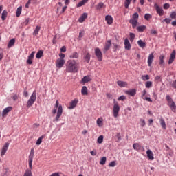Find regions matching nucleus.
Masks as SVG:
<instances>
[{
	"label": "nucleus",
	"mask_w": 176,
	"mask_h": 176,
	"mask_svg": "<svg viewBox=\"0 0 176 176\" xmlns=\"http://www.w3.org/2000/svg\"><path fill=\"white\" fill-rule=\"evenodd\" d=\"M65 71L69 74H75L79 71V62L75 60H69L65 64Z\"/></svg>",
	"instance_id": "1"
},
{
	"label": "nucleus",
	"mask_w": 176,
	"mask_h": 176,
	"mask_svg": "<svg viewBox=\"0 0 176 176\" xmlns=\"http://www.w3.org/2000/svg\"><path fill=\"white\" fill-rule=\"evenodd\" d=\"M34 149L32 148L30 150V155L28 156L29 169H26L23 176H32V162H34Z\"/></svg>",
	"instance_id": "2"
},
{
	"label": "nucleus",
	"mask_w": 176,
	"mask_h": 176,
	"mask_svg": "<svg viewBox=\"0 0 176 176\" xmlns=\"http://www.w3.org/2000/svg\"><path fill=\"white\" fill-rule=\"evenodd\" d=\"M36 101V91H34L27 102V108H31L34 103Z\"/></svg>",
	"instance_id": "3"
},
{
	"label": "nucleus",
	"mask_w": 176,
	"mask_h": 176,
	"mask_svg": "<svg viewBox=\"0 0 176 176\" xmlns=\"http://www.w3.org/2000/svg\"><path fill=\"white\" fill-rule=\"evenodd\" d=\"M59 104L60 102H58V100H56L55 104V108H58V112L57 116L55 118L56 122H58V120H60V118H61V116L63 115V106Z\"/></svg>",
	"instance_id": "4"
},
{
	"label": "nucleus",
	"mask_w": 176,
	"mask_h": 176,
	"mask_svg": "<svg viewBox=\"0 0 176 176\" xmlns=\"http://www.w3.org/2000/svg\"><path fill=\"white\" fill-rule=\"evenodd\" d=\"M166 100L168 101V105L169 108H170L172 112H175L176 111L175 102H174V100H173V98H171V96H170V95L166 96Z\"/></svg>",
	"instance_id": "5"
},
{
	"label": "nucleus",
	"mask_w": 176,
	"mask_h": 176,
	"mask_svg": "<svg viewBox=\"0 0 176 176\" xmlns=\"http://www.w3.org/2000/svg\"><path fill=\"white\" fill-rule=\"evenodd\" d=\"M120 111V106H119V103L116 102L114 99V105L113 107V115L114 118H118L119 116V112Z\"/></svg>",
	"instance_id": "6"
},
{
	"label": "nucleus",
	"mask_w": 176,
	"mask_h": 176,
	"mask_svg": "<svg viewBox=\"0 0 176 176\" xmlns=\"http://www.w3.org/2000/svg\"><path fill=\"white\" fill-rule=\"evenodd\" d=\"M95 54L98 60V61H102V52L100 48L95 49Z\"/></svg>",
	"instance_id": "7"
},
{
	"label": "nucleus",
	"mask_w": 176,
	"mask_h": 176,
	"mask_svg": "<svg viewBox=\"0 0 176 176\" xmlns=\"http://www.w3.org/2000/svg\"><path fill=\"white\" fill-rule=\"evenodd\" d=\"M133 149H135V151H138V152H140V151H142V152L145 151V148H144V146H141L138 143L133 144Z\"/></svg>",
	"instance_id": "8"
},
{
	"label": "nucleus",
	"mask_w": 176,
	"mask_h": 176,
	"mask_svg": "<svg viewBox=\"0 0 176 176\" xmlns=\"http://www.w3.org/2000/svg\"><path fill=\"white\" fill-rule=\"evenodd\" d=\"M65 64V59H57L56 63V68H63Z\"/></svg>",
	"instance_id": "9"
},
{
	"label": "nucleus",
	"mask_w": 176,
	"mask_h": 176,
	"mask_svg": "<svg viewBox=\"0 0 176 176\" xmlns=\"http://www.w3.org/2000/svg\"><path fill=\"white\" fill-rule=\"evenodd\" d=\"M112 45V41L111 40H108L105 44H104V48H103V52L104 53H105L107 50H109V49H111V46Z\"/></svg>",
	"instance_id": "10"
},
{
	"label": "nucleus",
	"mask_w": 176,
	"mask_h": 176,
	"mask_svg": "<svg viewBox=\"0 0 176 176\" xmlns=\"http://www.w3.org/2000/svg\"><path fill=\"white\" fill-rule=\"evenodd\" d=\"M153 58H155V55H153V53L150 54L147 59V63L148 67H151L152 65V63H153Z\"/></svg>",
	"instance_id": "11"
},
{
	"label": "nucleus",
	"mask_w": 176,
	"mask_h": 176,
	"mask_svg": "<svg viewBox=\"0 0 176 176\" xmlns=\"http://www.w3.org/2000/svg\"><path fill=\"white\" fill-rule=\"evenodd\" d=\"M8 149H9V143H6L1 149V156H3L6 154V152H8Z\"/></svg>",
	"instance_id": "12"
},
{
	"label": "nucleus",
	"mask_w": 176,
	"mask_h": 176,
	"mask_svg": "<svg viewBox=\"0 0 176 176\" xmlns=\"http://www.w3.org/2000/svg\"><path fill=\"white\" fill-rule=\"evenodd\" d=\"M35 56V52H32L31 54L28 56V60H26L27 64L31 65L32 64V60H34V57Z\"/></svg>",
	"instance_id": "13"
},
{
	"label": "nucleus",
	"mask_w": 176,
	"mask_h": 176,
	"mask_svg": "<svg viewBox=\"0 0 176 176\" xmlns=\"http://www.w3.org/2000/svg\"><path fill=\"white\" fill-rule=\"evenodd\" d=\"M12 109H13L12 107H8L7 108H5L2 112L3 118H5V116H6V115H8V113H9L10 111H12Z\"/></svg>",
	"instance_id": "14"
},
{
	"label": "nucleus",
	"mask_w": 176,
	"mask_h": 176,
	"mask_svg": "<svg viewBox=\"0 0 176 176\" xmlns=\"http://www.w3.org/2000/svg\"><path fill=\"white\" fill-rule=\"evenodd\" d=\"M124 45L126 50H130L131 49V44H130L129 38H125Z\"/></svg>",
	"instance_id": "15"
},
{
	"label": "nucleus",
	"mask_w": 176,
	"mask_h": 176,
	"mask_svg": "<svg viewBox=\"0 0 176 176\" xmlns=\"http://www.w3.org/2000/svg\"><path fill=\"white\" fill-rule=\"evenodd\" d=\"M78 99H74L73 101L70 102V105L69 107V109H74L76 105H78Z\"/></svg>",
	"instance_id": "16"
},
{
	"label": "nucleus",
	"mask_w": 176,
	"mask_h": 176,
	"mask_svg": "<svg viewBox=\"0 0 176 176\" xmlns=\"http://www.w3.org/2000/svg\"><path fill=\"white\" fill-rule=\"evenodd\" d=\"M146 155L148 160H154L155 157H153V152L151 150H147Z\"/></svg>",
	"instance_id": "17"
},
{
	"label": "nucleus",
	"mask_w": 176,
	"mask_h": 176,
	"mask_svg": "<svg viewBox=\"0 0 176 176\" xmlns=\"http://www.w3.org/2000/svg\"><path fill=\"white\" fill-rule=\"evenodd\" d=\"M175 50H173L172 52V53L170 54V57L169 58V60H168V64H173V63L174 62V60L175 58Z\"/></svg>",
	"instance_id": "18"
},
{
	"label": "nucleus",
	"mask_w": 176,
	"mask_h": 176,
	"mask_svg": "<svg viewBox=\"0 0 176 176\" xmlns=\"http://www.w3.org/2000/svg\"><path fill=\"white\" fill-rule=\"evenodd\" d=\"M87 16H88L87 13L86 12L83 13L78 19V22L83 23V21H85V20L87 19Z\"/></svg>",
	"instance_id": "19"
},
{
	"label": "nucleus",
	"mask_w": 176,
	"mask_h": 176,
	"mask_svg": "<svg viewBox=\"0 0 176 176\" xmlns=\"http://www.w3.org/2000/svg\"><path fill=\"white\" fill-rule=\"evenodd\" d=\"M126 94L128 96H131V97H134L135 96L137 91L135 89H130L125 91Z\"/></svg>",
	"instance_id": "20"
},
{
	"label": "nucleus",
	"mask_w": 176,
	"mask_h": 176,
	"mask_svg": "<svg viewBox=\"0 0 176 176\" xmlns=\"http://www.w3.org/2000/svg\"><path fill=\"white\" fill-rule=\"evenodd\" d=\"M117 85H118L120 87H127L129 84L127 83V82L118 80L117 81Z\"/></svg>",
	"instance_id": "21"
},
{
	"label": "nucleus",
	"mask_w": 176,
	"mask_h": 176,
	"mask_svg": "<svg viewBox=\"0 0 176 176\" xmlns=\"http://www.w3.org/2000/svg\"><path fill=\"white\" fill-rule=\"evenodd\" d=\"M105 21H107V24H109V25H111V24L113 23V19L111 15H107L105 17Z\"/></svg>",
	"instance_id": "22"
},
{
	"label": "nucleus",
	"mask_w": 176,
	"mask_h": 176,
	"mask_svg": "<svg viewBox=\"0 0 176 176\" xmlns=\"http://www.w3.org/2000/svg\"><path fill=\"white\" fill-rule=\"evenodd\" d=\"M96 124L98 126V127H102L104 126V119L102 118H98Z\"/></svg>",
	"instance_id": "23"
},
{
	"label": "nucleus",
	"mask_w": 176,
	"mask_h": 176,
	"mask_svg": "<svg viewBox=\"0 0 176 176\" xmlns=\"http://www.w3.org/2000/svg\"><path fill=\"white\" fill-rule=\"evenodd\" d=\"M156 11H157V13L159 14V16H163L164 14V12L163 11V9L159 7V6H156Z\"/></svg>",
	"instance_id": "24"
},
{
	"label": "nucleus",
	"mask_w": 176,
	"mask_h": 176,
	"mask_svg": "<svg viewBox=\"0 0 176 176\" xmlns=\"http://www.w3.org/2000/svg\"><path fill=\"white\" fill-rule=\"evenodd\" d=\"M81 94L82 96H88L89 91H87V87L83 86L81 89Z\"/></svg>",
	"instance_id": "25"
},
{
	"label": "nucleus",
	"mask_w": 176,
	"mask_h": 176,
	"mask_svg": "<svg viewBox=\"0 0 176 176\" xmlns=\"http://www.w3.org/2000/svg\"><path fill=\"white\" fill-rule=\"evenodd\" d=\"M160 123L163 130H166V121H164V119H163V118H160Z\"/></svg>",
	"instance_id": "26"
},
{
	"label": "nucleus",
	"mask_w": 176,
	"mask_h": 176,
	"mask_svg": "<svg viewBox=\"0 0 176 176\" xmlns=\"http://www.w3.org/2000/svg\"><path fill=\"white\" fill-rule=\"evenodd\" d=\"M87 2H89V0H82L81 1H80L77 5V8H80L82 6H85V3H87Z\"/></svg>",
	"instance_id": "27"
},
{
	"label": "nucleus",
	"mask_w": 176,
	"mask_h": 176,
	"mask_svg": "<svg viewBox=\"0 0 176 176\" xmlns=\"http://www.w3.org/2000/svg\"><path fill=\"white\" fill-rule=\"evenodd\" d=\"M164 58H166V56L164 55L160 56V65H163V67H164Z\"/></svg>",
	"instance_id": "28"
},
{
	"label": "nucleus",
	"mask_w": 176,
	"mask_h": 176,
	"mask_svg": "<svg viewBox=\"0 0 176 176\" xmlns=\"http://www.w3.org/2000/svg\"><path fill=\"white\" fill-rule=\"evenodd\" d=\"M129 23L132 24L133 28H135L137 27V23H138V21L137 19H131L129 21Z\"/></svg>",
	"instance_id": "29"
},
{
	"label": "nucleus",
	"mask_w": 176,
	"mask_h": 176,
	"mask_svg": "<svg viewBox=\"0 0 176 176\" xmlns=\"http://www.w3.org/2000/svg\"><path fill=\"white\" fill-rule=\"evenodd\" d=\"M90 80H91V78H90V76H84L82 79V83H87V82H90Z\"/></svg>",
	"instance_id": "30"
},
{
	"label": "nucleus",
	"mask_w": 176,
	"mask_h": 176,
	"mask_svg": "<svg viewBox=\"0 0 176 176\" xmlns=\"http://www.w3.org/2000/svg\"><path fill=\"white\" fill-rule=\"evenodd\" d=\"M14 43H16V39H14V38L11 39V40L9 41L8 44V48L12 47V46H14Z\"/></svg>",
	"instance_id": "31"
},
{
	"label": "nucleus",
	"mask_w": 176,
	"mask_h": 176,
	"mask_svg": "<svg viewBox=\"0 0 176 176\" xmlns=\"http://www.w3.org/2000/svg\"><path fill=\"white\" fill-rule=\"evenodd\" d=\"M138 45L140 46V47H145V46H146V43L144 41H142V40H139L138 41Z\"/></svg>",
	"instance_id": "32"
},
{
	"label": "nucleus",
	"mask_w": 176,
	"mask_h": 176,
	"mask_svg": "<svg viewBox=\"0 0 176 176\" xmlns=\"http://www.w3.org/2000/svg\"><path fill=\"white\" fill-rule=\"evenodd\" d=\"M146 28V26H145V25L137 27V30L139 32H144V31H145Z\"/></svg>",
	"instance_id": "33"
},
{
	"label": "nucleus",
	"mask_w": 176,
	"mask_h": 176,
	"mask_svg": "<svg viewBox=\"0 0 176 176\" xmlns=\"http://www.w3.org/2000/svg\"><path fill=\"white\" fill-rule=\"evenodd\" d=\"M8 16V11L3 10L1 14V19L3 21L6 20V17Z\"/></svg>",
	"instance_id": "34"
},
{
	"label": "nucleus",
	"mask_w": 176,
	"mask_h": 176,
	"mask_svg": "<svg viewBox=\"0 0 176 176\" xmlns=\"http://www.w3.org/2000/svg\"><path fill=\"white\" fill-rule=\"evenodd\" d=\"M39 31H41V26H36L33 32V35L36 36V35H38V34L39 33Z\"/></svg>",
	"instance_id": "35"
},
{
	"label": "nucleus",
	"mask_w": 176,
	"mask_h": 176,
	"mask_svg": "<svg viewBox=\"0 0 176 176\" xmlns=\"http://www.w3.org/2000/svg\"><path fill=\"white\" fill-rule=\"evenodd\" d=\"M91 57V55H90L89 53H87L85 56V61H86V63H89L90 61V58Z\"/></svg>",
	"instance_id": "36"
},
{
	"label": "nucleus",
	"mask_w": 176,
	"mask_h": 176,
	"mask_svg": "<svg viewBox=\"0 0 176 176\" xmlns=\"http://www.w3.org/2000/svg\"><path fill=\"white\" fill-rule=\"evenodd\" d=\"M105 163H107V157H102L100 159V164H101L102 166H104V164H105Z\"/></svg>",
	"instance_id": "37"
},
{
	"label": "nucleus",
	"mask_w": 176,
	"mask_h": 176,
	"mask_svg": "<svg viewBox=\"0 0 176 176\" xmlns=\"http://www.w3.org/2000/svg\"><path fill=\"white\" fill-rule=\"evenodd\" d=\"M97 142L98 144H102V142H104V136L103 135L99 136L98 138Z\"/></svg>",
	"instance_id": "38"
},
{
	"label": "nucleus",
	"mask_w": 176,
	"mask_h": 176,
	"mask_svg": "<svg viewBox=\"0 0 176 176\" xmlns=\"http://www.w3.org/2000/svg\"><path fill=\"white\" fill-rule=\"evenodd\" d=\"M131 1L133 0H125L124 6L126 9H129V6H130V3H131Z\"/></svg>",
	"instance_id": "39"
},
{
	"label": "nucleus",
	"mask_w": 176,
	"mask_h": 176,
	"mask_svg": "<svg viewBox=\"0 0 176 176\" xmlns=\"http://www.w3.org/2000/svg\"><path fill=\"white\" fill-rule=\"evenodd\" d=\"M21 10H22V8L21 7H19L17 8L16 13V17H20V14H21Z\"/></svg>",
	"instance_id": "40"
},
{
	"label": "nucleus",
	"mask_w": 176,
	"mask_h": 176,
	"mask_svg": "<svg viewBox=\"0 0 176 176\" xmlns=\"http://www.w3.org/2000/svg\"><path fill=\"white\" fill-rule=\"evenodd\" d=\"M50 176H64V174L61 172H56L51 174Z\"/></svg>",
	"instance_id": "41"
},
{
	"label": "nucleus",
	"mask_w": 176,
	"mask_h": 176,
	"mask_svg": "<svg viewBox=\"0 0 176 176\" xmlns=\"http://www.w3.org/2000/svg\"><path fill=\"white\" fill-rule=\"evenodd\" d=\"M42 56H43V51L40 50L37 52L36 57V58H41V57H42Z\"/></svg>",
	"instance_id": "42"
},
{
	"label": "nucleus",
	"mask_w": 176,
	"mask_h": 176,
	"mask_svg": "<svg viewBox=\"0 0 176 176\" xmlns=\"http://www.w3.org/2000/svg\"><path fill=\"white\" fill-rule=\"evenodd\" d=\"M78 57H79L78 52H74L70 55V58H78Z\"/></svg>",
	"instance_id": "43"
},
{
	"label": "nucleus",
	"mask_w": 176,
	"mask_h": 176,
	"mask_svg": "<svg viewBox=\"0 0 176 176\" xmlns=\"http://www.w3.org/2000/svg\"><path fill=\"white\" fill-rule=\"evenodd\" d=\"M42 140H43V136L40 137L37 140V141L36 142V145H38V146L41 145V144H42Z\"/></svg>",
	"instance_id": "44"
},
{
	"label": "nucleus",
	"mask_w": 176,
	"mask_h": 176,
	"mask_svg": "<svg viewBox=\"0 0 176 176\" xmlns=\"http://www.w3.org/2000/svg\"><path fill=\"white\" fill-rule=\"evenodd\" d=\"M104 7V3H99L96 6L97 10H100V9H102V8Z\"/></svg>",
	"instance_id": "45"
},
{
	"label": "nucleus",
	"mask_w": 176,
	"mask_h": 176,
	"mask_svg": "<svg viewBox=\"0 0 176 176\" xmlns=\"http://www.w3.org/2000/svg\"><path fill=\"white\" fill-rule=\"evenodd\" d=\"M142 80H149V79H150V77H149V75H143V76H142Z\"/></svg>",
	"instance_id": "46"
},
{
	"label": "nucleus",
	"mask_w": 176,
	"mask_h": 176,
	"mask_svg": "<svg viewBox=\"0 0 176 176\" xmlns=\"http://www.w3.org/2000/svg\"><path fill=\"white\" fill-rule=\"evenodd\" d=\"M144 19L145 20L149 21L151 19H152V15H151V14H146L144 15Z\"/></svg>",
	"instance_id": "47"
},
{
	"label": "nucleus",
	"mask_w": 176,
	"mask_h": 176,
	"mask_svg": "<svg viewBox=\"0 0 176 176\" xmlns=\"http://www.w3.org/2000/svg\"><path fill=\"white\" fill-rule=\"evenodd\" d=\"M146 87L147 89H149L150 87H152V81H147L146 82Z\"/></svg>",
	"instance_id": "48"
},
{
	"label": "nucleus",
	"mask_w": 176,
	"mask_h": 176,
	"mask_svg": "<svg viewBox=\"0 0 176 176\" xmlns=\"http://www.w3.org/2000/svg\"><path fill=\"white\" fill-rule=\"evenodd\" d=\"M13 101H17L19 100V94H14L12 96Z\"/></svg>",
	"instance_id": "49"
},
{
	"label": "nucleus",
	"mask_w": 176,
	"mask_h": 176,
	"mask_svg": "<svg viewBox=\"0 0 176 176\" xmlns=\"http://www.w3.org/2000/svg\"><path fill=\"white\" fill-rule=\"evenodd\" d=\"M132 17H133L132 20H137L138 19V17H140V16L138 15V14L137 12H135L132 15Z\"/></svg>",
	"instance_id": "50"
},
{
	"label": "nucleus",
	"mask_w": 176,
	"mask_h": 176,
	"mask_svg": "<svg viewBox=\"0 0 176 176\" xmlns=\"http://www.w3.org/2000/svg\"><path fill=\"white\" fill-rule=\"evenodd\" d=\"M134 38H135V34H134V33H130L131 42H133V41H134Z\"/></svg>",
	"instance_id": "51"
},
{
	"label": "nucleus",
	"mask_w": 176,
	"mask_h": 176,
	"mask_svg": "<svg viewBox=\"0 0 176 176\" xmlns=\"http://www.w3.org/2000/svg\"><path fill=\"white\" fill-rule=\"evenodd\" d=\"M116 166V162L113 161L109 164V167H115Z\"/></svg>",
	"instance_id": "52"
},
{
	"label": "nucleus",
	"mask_w": 176,
	"mask_h": 176,
	"mask_svg": "<svg viewBox=\"0 0 176 176\" xmlns=\"http://www.w3.org/2000/svg\"><path fill=\"white\" fill-rule=\"evenodd\" d=\"M170 17L172 19H176V12L174 11V12H171Z\"/></svg>",
	"instance_id": "53"
},
{
	"label": "nucleus",
	"mask_w": 176,
	"mask_h": 176,
	"mask_svg": "<svg viewBox=\"0 0 176 176\" xmlns=\"http://www.w3.org/2000/svg\"><path fill=\"white\" fill-rule=\"evenodd\" d=\"M118 101H124L126 100V96H121L118 98Z\"/></svg>",
	"instance_id": "54"
},
{
	"label": "nucleus",
	"mask_w": 176,
	"mask_h": 176,
	"mask_svg": "<svg viewBox=\"0 0 176 176\" xmlns=\"http://www.w3.org/2000/svg\"><path fill=\"white\" fill-rule=\"evenodd\" d=\"M59 60H64V58H65V54H63V53H60L59 54Z\"/></svg>",
	"instance_id": "55"
},
{
	"label": "nucleus",
	"mask_w": 176,
	"mask_h": 176,
	"mask_svg": "<svg viewBox=\"0 0 176 176\" xmlns=\"http://www.w3.org/2000/svg\"><path fill=\"white\" fill-rule=\"evenodd\" d=\"M60 52L62 53H65L67 52V47L65 46H63L61 48H60Z\"/></svg>",
	"instance_id": "56"
},
{
	"label": "nucleus",
	"mask_w": 176,
	"mask_h": 176,
	"mask_svg": "<svg viewBox=\"0 0 176 176\" xmlns=\"http://www.w3.org/2000/svg\"><path fill=\"white\" fill-rule=\"evenodd\" d=\"M164 21H165V23L166 24H170V23H171V19H168V18H166Z\"/></svg>",
	"instance_id": "57"
},
{
	"label": "nucleus",
	"mask_w": 176,
	"mask_h": 176,
	"mask_svg": "<svg viewBox=\"0 0 176 176\" xmlns=\"http://www.w3.org/2000/svg\"><path fill=\"white\" fill-rule=\"evenodd\" d=\"M91 156H96V155H97V151L94 150L90 152Z\"/></svg>",
	"instance_id": "58"
},
{
	"label": "nucleus",
	"mask_w": 176,
	"mask_h": 176,
	"mask_svg": "<svg viewBox=\"0 0 176 176\" xmlns=\"http://www.w3.org/2000/svg\"><path fill=\"white\" fill-rule=\"evenodd\" d=\"M151 34L152 35H157V31H156V30H151Z\"/></svg>",
	"instance_id": "59"
},
{
	"label": "nucleus",
	"mask_w": 176,
	"mask_h": 176,
	"mask_svg": "<svg viewBox=\"0 0 176 176\" xmlns=\"http://www.w3.org/2000/svg\"><path fill=\"white\" fill-rule=\"evenodd\" d=\"M23 96L25 97H28V91H27V89H25L23 91Z\"/></svg>",
	"instance_id": "60"
},
{
	"label": "nucleus",
	"mask_w": 176,
	"mask_h": 176,
	"mask_svg": "<svg viewBox=\"0 0 176 176\" xmlns=\"http://www.w3.org/2000/svg\"><path fill=\"white\" fill-rule=\"evenodd\" d=\"M170 8V4L168 3H165L164 5V9H168Z\"/></svg>",
	"instance_id": "61"
},
{
	"label": "nucleus",
	"mask_w": 176,
	"mask_h": 176,
	"mask_svg": "<svg viewBox=\"0 0 176 176\" xmlns=\"http://www.w3.org/2000/svg\"><path fill=\"white\" fill-rule=\"evenodd\" d=\"M114 52H117L118 49H119V45H118L117 44H114Z\"/></svg>",
	"instance_id": "62"
},
{
	"label": "nucleus",
	"mask_w": 176,
	"mask_h": 176,
	"mask_svg": "<svg viewBox=\"0 0 176 176\" xmlns=\"http://www.w3.org/2000/svg\"><path fill=\"white\" fill-rule=\"evenodd\" d=\"M141 122V126L142 127H144L145 126V120H140Z\"/></svg>",
	"instance_id": "63"
},
{
	"label": "nucleus",
	"mask_w": 176,
	"mask_h": 176,
	"mask_svg": "<svg viewBox=\"0 0 176 176\" xmlns=\"http://www.w3.org/2000/svg\"><path fill=\"white\" fill-rule=\"evenodd\" d=\"M172 87H173L174 89H176V80L173 82Z\"/></svg>",
	"instance_id": "64"
}]
</instances>
